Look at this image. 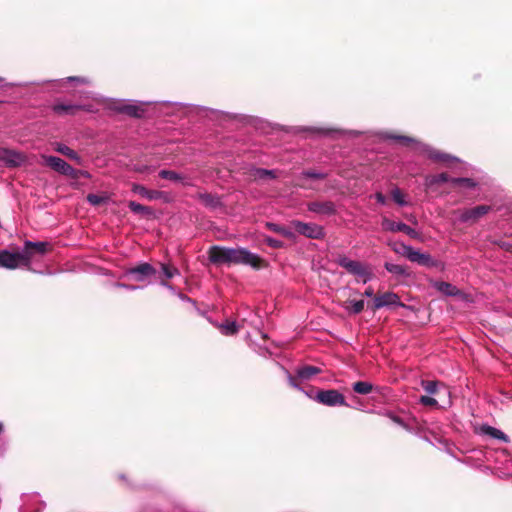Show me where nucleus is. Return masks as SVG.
Segmentation results:
<instances>
[{
	"mask_svg": "<svg viewBox=\"0 0 512 512\" xmlns=\"http://www.w3.org/2000/svg\"><path fill=\"white\" fill-rule=\"evenodd\" d=\"M24 162V156L14 150L0 147V163L8 167L20 166Z\"/></svg>",
	"mask_w": 512,
	"mask_h": 512,
	"instance_id": "12",
	"label": "nucleus"
},
{
	"mask_svg": "<svg viewBox=\"0 0 512 512\" xmlns=\"http://www.w3.org/2000/svg\"><path fill=\"white\" fill-rule=\"evenodd\" d=\"M131 190L132 192L140 195L141 197L149 201L163 200L164 202H168L169 200L168 194L166 192L148 189L145 186L137 183L132 184Z\"/></svg>",
	"mask_w": 512,
	"mask_h": 512,
	"instance_id": "11",
	"label": "nucleus"
},
{
	"mask_svg": "<svg viewBox=\"0 0 512 512\" xmlns=\"http://www.w3.org/2000/svg\"><path fill=\"white\" fill-rule=\"evenodd\" d=\"M54 150L68 157L69 159L75 161L79 165H82L83 163V159L78 155V153L63 143H56L54 146Z\"/></svg>",
	"mask_w": 512,
	"mask_h": 512,
	"instance_id": "19",
	"label": "nucleus"
},
{
	"mask_svg": "<svg viewBox=\"0 0 512 512\" xmlns=\"http://www.w3.org/2000/svg\"><path fill=\"white\" fill-rule=\"evenodd\" d=\"M160 284H161L163 287L167 288L170 292H172V293H176L175 288H174L171 284H169L168 282H166V281L162 280V281L160 282Z\"/></svg>",
	"mask_w": 512,
	"mask_h": 512,
	"instance_id": "50",
	"label": "nucleus"
},
{
	"mask_svg": "<svg viewBox=\"0 0 512 512\" xmlns=\"http://www.w3.org/2000/svg\"><path fill=\"white\" fill-rule=\"evenodd\" d=\"M364 295L366 297H373L374 296V290L371 288V287H368L365 292H364Z\"/></svg>",
	"mask_w": 512,
	"mask_h": 512,
	"instance_id": "51",
	"label": "nucleus"
},
{
	"mask_svg": "<svg viewBox=\"0 0 512 512\" xmlns=\"http://www.w3.org/2000/svg\"><path fill=\"white\" fill-rule=\"evenodd\" d=\"M82 109H84L83 105L71 103H57L53 106V111L59 115H74Z\"/></svg>",
	"mask_w": 512,
	"mask_h": 512,
	"instance_id": "17",
	"label": "nucleus"
},
{
	"mask_svg": "<svg viewBox=\"0 0 512 512\" xmlns=\"http://www.w3.org/2000/svg\"><path fill=\"white\" fill-rule=\"evenodd\" d=\"M303 176L313 179H323L325 177V174L315 171H305L303 172Z\"/></svg>",
	"mask_w": 512,
	"mask_h": 512,
	"instance_id": "44",
	"label": "nucleus"
},
{
	"mask_svg": "<svg viewBox=\"0 0 512 512\" xmlns=\"http://www.w3.org/2000/svg\"><path fill=\"white\" fill-rule=\"evenodd\" d=\"M209 260L215 264H242L260 269L263 260L246 248H226L213 246L209 250Z\"/></svg>",
	"mask_w": 512,
	"mask_h": 512,
	"instance_id": "1",
	"label": "nucleus"
},
{
	"mask_svg": "<svg viewBox=\"0 0 512 512\" xmlns=\"http://www.w3.org/2000/svg\"><path fill=\"white\" fill-rule=\"evenodd\" d=\"M159 176L163 179H167V180H170L172 182H180L182 183L183 185L185 186H190L192 185L190 180L183 174H180V173H177L175 171H172V170H161L159 172Z\"/></svg>",
	"mask_w": 512,
	"mask_h": 512,
	"instance_id": "18",
	"label": "nucleus"
},
{
	"mask_svg": "<svg viewBox=\"0 0 512 512\" xmlns=\"http://www.w3.org/2000/svg\"><path fill=\"white\" fill-rule=\"evenodd\" d=\"M481 430L485 435H488L494 439H498L505 443L509 442V437L504 432H502L501 430H499L497 428H494L489 425H484V426H482Z\"/></svg>",
	"mask_w": 512,
	"mask_h": 512,
	"instance_id": "23",
	"label": "nucleus"
},
{
	"mask_svg": "<svg viewBox=\"0 0 512 512\" xmlns=\"http://www.w3.org/2000/svg\"><path fill=\"white\" fill-rule=\"evenodd\" d=\"M384 267L388 272H390L394 275H397V276H408L409 275L407 269L404 266L399 265V264H393V263L386 262Z\"/></svg>",
	"mask_w": 512,
	"mask_h": 512,
	"instance_id": "29",
	"label": "nucleus"
},
{
	"mask_svg": "<svg viewBox=\"0 0 512 512\" xmlns=\"http://www.w3.org/2000/svg\"><path fill=\"white\" fill-rule=\"evenodd\" d=\"M220 332L225 336H231L236 334L240 326L235 321H227L218 326Z\"/></svg>",
	"mask_w": 512,
	"mask_h": 512,
	"instance_id": "26",
	"label": "nucleus"
},
{
	"mask_svg": "<svg viewBox=\"0 0 512 512\" xmlns=\"http://www.w3.org/2000/svg\"><path fill=\"white\" fill-rule=\"evenodd\" d=\"M390 246L395 253L402 255L406 258L408 257V254L411 252L413 248L412 246L406 245L403 242H395Z\"/></svg>",
	"mask_w": 512,
	"mask_h": 512,
	"instance_id": "32",
	"label": "nucleus"
},
{
	"mask_svg": "<svg viewBox=\"0 0 512 512\" xmlns=\"http://www.w3.org/2000/svg\"><path fill=\"white\" fill-rule=\"evenodd\" d=\"M80 177L90 178V173L85 170H79V178Z\"/></svg>",
	"mask_w": 512,
	"mask_h": 512,
	"instance_id": "52",
	"label": "nucleus"
},
{
	"mask_svg": "<svg viewBox=\"0 0 512 512\" xmlns=\"http://www.w3.org/2000/svg\"><path fill=\"white\" fill-rule=\"evenodd\" d=\"M375 198L378 203H380L382 205L386 204V197L381 192H377L375 194Z\"/></svg>",
	"mask_w": 512,
	"mask_h": 512,
	"instance_id": "49",
	"label": "nucleus"
},
{
	"mask_svg": "<svg viewBox=\"0 0 512 512\" xmlns=\"http://www.w3.org/2000/svg\"><path fill=\"white\" fill-rule=\"evenodd\" d=\"M87 201L91 204V205H99L103 202L106 201V197L104 196H100V195H96V194H89L87 196Z\"/></svg>",
	"mask_w": 512,
	"mask_h": 512,
	"instance_id": "39",
	"label": "nucleus"
},
{
	"mask_svg": "<svg viewBox=\"0 0 512 512\" xmlns=\"http://www.w3.org/2000/svg\"><path fill=\"white\" fill-rule=\"evenodd\" d=\"M20 266H29V255L27 251L10 252L0 250V267L6 269H16Z\"/></svg>",
	"mask_w": 512,
	"mask_h": 512,
	"instance_id": "3",
	"label": "nucleus"
},
{
	"mask_svg": "<svg viewBox=\"0 0 512 512\" xmlns=\"http://www.w3.org/2000/svg\"><path fill=\"white\" fill-rule=\"evenodd\" d=\"M3 431V425L0 423V434L2 433Z\"/></svg>",
	"mask_w": 512,
	"mask_h": 512,
	"instance_id": "57",
	"label": "nucleus"
},
{
	"mask_svg": "<svg viewBox=\"0 0 512 512\" xmlns=\"http://www.w3.org/2000/svg\"><path fill=\"white\" fill-rule=\"evenodd\" d=\"M491 211L489 205H479L473 208H468L460 211L459 221L463 223L475 222L482 218Z\"/></svg>",
	"mask_w": 512,
	"mask_h": 512,
	"instance_id": "8",
	"label": "nucleus"
},
{
	"mask_svg": "<svg viewBox=\"0 0 512 512\" xmlns=\"http://www.w3.org/2000/svg\"><path fill=\"white\" fill-rule=\"evenodd\" d=\"M320 372V368L316 366H303L296 370V375L299 379L309 380Z\"/></svg>",
	"mask_w": 512,
	"mask_h": 512,
	"instance_id": "22",
	"label": "nucleus"
},
{
	"mask_svg": "<svg viewBox=\"0 0 512 512\" xmlns=\"http://www.w3.org/2000/svg\"><path fill=\"white\" fill-rule=\"evenodd\" d=\"M291 226L297 233L311 239H321L324 237V229L322 226L315 223H305L302 221L294 220Z\"/></svg>",
	"mask_w": 512,
	"mask_h": 512,
	"instance_id": "6",
	"label": "nucleus"
},
{
	"mask_svg": "<svg viewBox=\"0 0 512 512\" xmlns=\"http://www.w3.org/2000/svg\"><path fill=\"white\" fill-rule=\"evenodd\" d=\"M285 373H286V376H287V380H288V383L290 384V386H292L293 388L295 389H298L300 391H302L303 393H305L309 398L310 396H315V393L313 392H306L304 391L300 386L299 384L297 383L296 381V378L294 376H292L287 370H285Z\"/></svg>",
	"mask_w": 512,
	"mask_h": 512,
	"instance_id": "36",
	"label": "nucleus"
},
{
	"mask_svg": "<svg viewBox=\"0 0 512 512\" xmlns=\"http://www.w3.org/2000/svg\"><path fill=\"white\" fill-rule=\"evenodd\" d=\"M433 287L447 296H457L460 294V290L455 285L448 282L436 281L433 283Z\"/></svg>",
	"mask_w": 512,
	"mask_h": 512,
	"instance_id": "20",
	"label": "nucleus"
},
{
	"mask_svg": "<svg viewBox=\"0 0 512 512\" xmlns=\"http://www.w3.org/2000/svg\"><path fill=\"white\" fill-rule=\"evenodd\" d=\"M337 263L350 274L360 278L363 283H367L372 279V272L366 264L351 260L346 256L339 257Z\"/></svg>",
	"mask_w": 512,
	"mask_h": 512,
	"instance_id": "2",
	"label": "nucleus"
},
{
	"mask_svg": "<svg viewBox=\"0 0 512 512\" xmlns=\"http://www.w3.org/2000/svg\"><path fill=\"white\" fill-rule=\"evenodd\" d=\"M393 307H405V305L401 302L400 297L396 293L385 292L374 297L372 307L373 310Z\"/></svg>",
	"mask_w": 512,
	"mask_h": 512,
	"instance_id": "7",
	"label": "nucleus"
},
{
	"mask_svg": "<svg viewBox=\"0 0 512 512\" xmlns=\"http://www.w3.org/2000/svg\"><path fill=\"white\" fill-rule=\"evenodd\" d=\"M26 510H27V509H26L25 505L20 506V508H19V511H20V512H26Z\"/></svg>",
	"mask_w": 512,
	"mask_h": 512,
	"instance_id": "55",
	"label": "nucleus"
},
{
	"mask_svg": "<svg viewBox=\"0 0 512 512\" xmlns=\"http://www.w3.org/2000/svg\"><path fill=\"white\" fill-rule=\"evenodd\" d=\"M420 403L425 406H434L437 404V401H436V399H434L430 396H421Z\"/></svg>",
	"mask_w": 512,
	"mask_h": 512,
	"instance_id": "43",
	"label": "nucleus"
},
{
	"mask_svg": "<svg viewBox=\"0 0 512 512\" xmlns=\"http://www.w3.org/2000/svg\"><path fill=\"white\" fill-rule=\"evenodd\" d=\"M264 241H265V243L268 246H270L272 248H275V249H279V248H282L284 246V243L282 241H280L278 239H274V238H272L270 236H266L264 238Z\"/></svg>",
	"mask_w": 512,
	"mask_h": 512,
	"instance_id": "40",
	"label": "nucleus"
},
{
	"mask_svg": "<svg viewBox=\"0 0 512 512\" xmlns=\"http://www.w3.org/2000/svg\"><path fill=\"white\" fill-rule=\"evenodd\" d=\"M438 385L436 381H422V387L428 394L437 393Z\"/></svg>",
	"mask_w": 512,
	"mask_h": 512,
	"instance_id": "38",
	"label": "nucleus"
},
{
	"mask_svg": "<svg viewBox=\"0 0 512 512\" xmlns=\"http://www.w3.org/2000/svg\"><path fill=\"white\" fill-rule=\"evenodd\" d=\"M353 390L361 395H367L373 390V385L366 381H358L353 384Z\"/></svg>",
	"mask_w": 512,
	"mask_h": 512,
	"instance_id": "30",
	"label": "nucleus"
},
{
	"mask_svg": "<svg viewBox=\"0 0 512 512\" xmlns=\"http://www.w3.org/2000/svg\"><path fill=\"white\" fill-rule=\"evenodd\" d=\"M251 176L255 180H264L268 178H276L277 174L275 170H268L263 168H253L251 170Z\"/></svg>",
	"mask_w": 512,
	"mask_h": 512,
	"instance_id": "25",
	"label": "nucleus"
},
{
	"mask_svg": "<svg viewBox=\"0 0 512 512\" xmlns=\"http://www.w3.org/2000/svg\"><path fill=\"white\" fill-rule=\"evenodd\" d=\"M407 259L410 260L411 262L429 268L438 267L441 265L440 262L433 259L430 254L420 252L419 250H415L414 248H412L411 252L408 254Z\"/></svg>",
	"mask_w": 512,
	"mask_h": 512,
	"instance_id": "13",
	"label": "nucleus"
},
{
	"mask_svg": "<svg viewBox=\"0 0 512 512\" xmlns=\"http://www.w3.org/2000/svg\"><path fill=\"white\" fill-rule=\"evenodd\" d=\"M64 175L68 176L72 179H78L79 178V170L74 169L71 165H69Z\"/></svg>",
	"mask_w": 512,
	"mask_h": 512,
	"instance_id": "45",
	"label": "nucleus"
},
{
	"mask_svg": "<svg viewBox=\"0 0 512 512\" xmlns=\"http://www.w3.org/2000/svg\"><path fill=\"white\" fill-rule=\"evenodd\" d=\"M308 210L320 215H332L336 212V206L332 201H315L308 204Z\"/></svg>",
	"mask_w": 512,
	"mask_h": 512,
	"instance_id": "14",
	"label": "nucleus"
},
{
	"mask_svg": "<svg viewBox=\"0 0 512 512\" xmlns=\"http://www.w3.org/2000/svg\"><path fill=\"white\" fill-rule=\"evenodd\" d=\"M451 179L452 178H450L448 174L440 173L437 175L427 176L425 179V184L426 186L431 187L436 184L451 182Z\"/></svg>",
	"mask_w": 512,
	"mask_h": 512,
	"instance_id": "27",
	"label": "nucleus"
},
{
	"mask_svg": "<svg viewBox=\"0 0 512 512\" xmlns=\"http://www.w3.org/2000/svg\"><path fill=\"white\" fill-rule=\"evenodd\" d=\"M178 297H179L182 301H187V302H191V301H192L188 296H186V295H184V294H182V293H178Z\"/></svg>",
	"mask_w": 512,
	"mask_h": 512,
	"instance_id": "53",
	"label": "nucleus"
},
{
	"mask_svg": "<svg viewBox=\"0 0 512 512\" xmlns=\"http://www.w3.org/2000/svg\"><path fill=\"white\" fill-rule=\"evenodd\" d=\"M65 81L67 82H73V83H78V84H87L88 83V80L86 78H83V77H77V76H70V77H67L65 79Z\"/></svg>",
	"mask_w": 512,
	"mask_h": 512,
	"instance_id": "47",
	"label": "nucleus"
},
{
	"mask_svg": "<svg viewBox=\"0 0 512 512\" xmlns=\"http://www.w3.org/2000/svg\"><path fill=\"white\" fill-rule=\"evenodd\" d=\"M199 199L210 208H217L221 205L220 198L209 193L199 194Z\"/></svg>",
	"mask_w": 512,
	"mask_h": 512,
	"instance_id": "28",
	"label": "nucleus"
},
{
	"mask_svg": "<svg viewBox=\"0 0 512 512\" xmlns=\"http://www.w3.org/2000/svg\"><path fill=\"white\" fill-rule=\"evenodd\" d=\"M5 85H6V83H5V79H4V78H2V77H0V87H3V86H5Z\"/></svg>",
	"mask_w": 512,
	"mask_h": 512,
	"instance_id": "54",
	"label": "nucleus"
},
{
	"mask_svg": "<svg viewBox=\"0 0 512 512\" xmlns=\"http://www.w3.org/2000/svg\"><path fill=\"white\" fill-rule=\"evenodd\" d=\"M382 227L384 230L390 232H403L413 239L420 238V234L415 229L411 228L403 222H395L388 218H383Z\"/></svg>",
	"mask_w": 512,
	"mask_h": 512,
	"instance_id": "9",
	"label": "nucleus"
},
{
	"mask_svg": "<svg viewBox=\"0 0 512 512\" xmlns=\"http://www.w3.org/2000/svg\"><path fill=\"white\" fill-rule=\"evenodd\" d=\"M36 512H40V508H38V509L36 510Z\"/></svg>",
	"mask_w": 512,
	"mask_h": 512,
	"instance_id": "58",
	"label": "nucleus"
},
{
	"mask_svg": "<svg viewBox=\"0 0 512 512\" xmlns=\"http://www.w3.org/2000/svg\"><path fill=\"white\" fill-rule=\"evenodd\" d=\"M419 149L423 154H425L428 158L432 159L435 162H440L448 165L452 162L459 161L458 158H456L455 156L438 151L425 144H420Z\"/></svg>",
	"mask_w": 512,
	"mask_h": 512,
	"instance_id": "10",
	"label": "nucleus"
},
{
	"mask_svg": "<svg viewBox=\"0 0 512 512\" xmlns=\"http://www.w3.org/2000/svg\"><path fill=\"white\" fill-rule=\"evenodd\" d=\"M48 244L46 242L25 241L23 251H27L29 255V264L34 253L43 255L47 252Z\"/></svg>",
	"mask_w": 512,
	"mask_h": 512,
	"instance_id": "16",
	"label": "nucleus"
},
{
	"mask_svg": "<svg viewBox=\"0 0 512 512\" xmlns=\"http://www.w3.org/2000/svg\"><path fill=\"white\" fill-rule=\"evenodd\" d=\"M392 199L400 206H406L408 203L404 198L403 193L399 188H395L391 191Z\"/></svg>",
	"mask_w": 512,
	"mask_h": 512,
	"instance_id": "35",
	"label": "nucleus"
},
{
	"mask_svg": "<svg viewBox=\"0 0 512 512\" xmlns=\"http://www.w3.org/2000/svg\"><path fill=\"white\" fill-rule=\"evenodd\" d=\"M310 399L328 407L348 406L343 394L335 389L318 390Z\"/></svg>",
	"mask_w": 512,
	"mask_h": 512,
	"instance_id": "4",
	"label": "nucleus"
},
{
	"mask_svg": "<svg viewBox=\"0 0 512 512\" xmlns=\"http://www.w3.org/2000/svg\"><path fill=\"white\" fill-rule=\"evenodd\" d=\"M389 418L397 425L401 426L402 428L406 430H410L408 425L398 416L394 414H388Z\"/></svg>",
	"mask_w": 512,
	"mask_h": 512,
	"instance_id": "42",
	"label": "nucleus"
},
{
	"mask_svg": "<svg viewBox=\"0 0 512 512\" xmlns=\"http://www.w3.org/2000/svg\"><path fill=\"white\" fill-rule=\"evenodd\" d=\"M128 207L135 214H142V215L152 214V209L150 207L141 205L135 201H130L128 203Z\"/></svg>",
	"mask_w": 512,
	"mask_h": 512,
	"instance_id": "31",
	"label": "nucleus"
},
{
	"mask_svg": "<svg viewBox=\"0 0 512 512\" xmlns=\"http://www.w3.org/2000/svg\"><path fill=\"white\" fill-rule=\"evenodd\" d=\"M451 183L453 185L463 186V187H466V188H469V189H473L477 185V183L473 179H471V178H464V177L452 178L451 179Z\"/></svg>",
	"mask_w": 512,
	"mask_h": 512,
	"instance_id": "33",
	"label": "nucleus"
},
{
	"mask_svg": "<svg viewBox=\"0 0 512 512\" xmlns=\"http://www.w3.org/2000/svg\"><path fill=\"white\" fill-rule=\"evenodd\" d=\"M114 287L116 288H122V289H125V290H129V291H135L137 289H140L141 287L139 286H135V285H130V284H125V283H120V282H117L114 284Z\"/></svg>",
	"mask_w": 512,
	"mask_h": 512,
	"instance_id": "46",
	"label": "nucleus"
},
{
	"mask_svg": "<svg viewBox=\"0 0 512 512\" xmlns=\"http://www.w3.org/2000/svg\"><path fill=\"white\" fill-rule=\"evenodd\" d=\"M156 273V269L151 264L144 262L127 269L123 273L122 278H132L138 282H144L148 278L155 276Z\"/></svg>",
	"mask_w": 512,
	"mask_h": 512,
	"instance_id": "5",
	"label": "nucleus"
},
{
	"mask_svg": "<svg viewBox=\"0 0 512 512\" xmlns=\"http://www.w3.org/2000/svg\"><path fill=\"white\" fill-rule=\"evenodd\" d=\"M266 227L269 230H271V231H273L275 233H278V234H280V235H282V236H284V237H286L288 239H295V233L291 229H289V228H287L285 226H281V225H278V224L273 223V222H267L266 223Z\"/></svg>",
	"mask_w": 512,
	"mask_h": 512,
	"instance_id": "24",
	"label": "nucleus"
},
{
	"mask_svg": "<svg viewBox=\"0 0 512 512\" xmlns=\"http://www.w3.org/2000/svg\"><path fill=\"white\" fill-rule=\"evenodd\" d=\"M38 498H39L38 494L25 495L23 497V501L24 502H26V501L36 502V501H38Z\"/></svg>",
	"mask_w": 512,
	"mask_h": 512,
	"instance_id": "48",
	"label": "nucleus"
},
{
	"mask_svg": "<svg viewBox=\"0 0 512 512\" xmlns=\"http://www.w3.org/2000/svg\"><path fill=\"white\" fill-rule=\"evenodd\" d=\"M322 133H325V134H329L331 132V130H324V129H321L320 130Z\"/></svg>",
	"mask_w": 512,
	"mask_h": 512,
	"instance_id": "56",
	"label": "nucleus"
},
{
	"mask_svg": "<svg viewBox=\"0 0 512 512\" xmlns=\"http://www.w3.org/2000/svg\"><path fill=\"white\" fill-rule=\"evenodd\" d=\"M117 109L118 111L132 117H141L144 113V110L134 103H122L117 107Z\"/></svg>",
	"mask_w": 512,
	"mask_h": 512,
	"instance_id": "21",
	"label": "nucleus"
},
{
	"mask_svg": "<svg viewBox=\"0 0 512 512\" xmlns=\"http://www.w3.org/2000/svg\"><path fill=\"white\" fill-rule=\"evenodd\" d=\"M387 138L393 139V140H397V141H401L404 144H409V143H414L415 142V140L413 138H410V137H407V136H398V135L389 134V135H387Z\"/></svg>",
	"mask_w": 512,
	"mask_h": 512,
	"instance_id": "41",
	"label": "nucleus"
},
{
	"mask_svg": "<svg viewBox=\"0 0 512 512\" xmlns=\"http://www.w3.org/2000/svg\"><path fill=\"white\" fill-rule=\"evenodd\" d=\"M45 165L53 169L54 171L64 175L69 164L63 159L56 156L42 155Z\"/></svg>",
	"mask_w": 512,
	"mask_h": 512,
	"instance_id": "15",
	"label": "nucleus"
},
{
	"mask_svg": "<svg viewBox=\"0 0 512 512\" xmlns=\"http://www.w3.org/2000/svg\"><path fill=\"white\" fill-rule=\"evenodd\" d=\"M160 266H161L162 274L166 279H171L174 276L180 274L179 270L175 267H171L164 263H161Z\"/></svg>",
	"mask_w": 512,
	"mask_h": 512,
	"instance_id": "34",
	"label": "nucleus"
},
{
	"mask_svg": "<svg viewBox=\"0 0 512 512\" xmlns=\"http://www.w3.org/2000/svg\"><path fill=\"white\" fill-rule=\"evenodd\" d=\"M351 307L349 308V312L352 314H359L364 309V301L363 300H351L349 302Z\"/></svg>",
	"mask_w": 512,
	"mask_h": 512,
	"instance_id": "37",
	"label": "nucleus"
}]
</instances>
